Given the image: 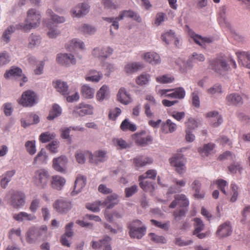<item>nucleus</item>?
Here are the masks:
<instances>
[{"label": "nucleus", "instance_id": "nucleus-2", "mask_svg": "<svg viewBox=\"0 0 250 250\" xmlns=\"http://www.w3.org/2000/svg\"><path fill=\"white\" fill-rule=\"evenodd\" d=\"M47 227L42 225L40 227H32L30 228L26 234V242L29 244L35 243L37 241L46 238Z\"/></svg>", "mask_w": 250, "mask_h": 250}, {"label": "nucleus", "instance_id": "nucleus-23", "mask_svg": "<svg viewBox=\"0 0 250 250\" xmlns=\"http://www.w3.org/2000/svg\"><path fill=\"white\" fill-rule=\"evenodd\" d=\"M110 97L109 87L104 84L97 91L96 94V99L97 102L101 103L104 100H107Z\"/></svg>", "mask_w": 250, "mask_h": 250}, {"label": "nucleus", "instance_id": "nucleus-37", "mask_svg": "<svg viewBox=\"0 0 250 250\" xmlns=\"http://www.w3.org/2000/svg\"><path fill=\"white\" fill-rule=\"evenodd\" d=\"M53 84L58 92L64 96H67L68 94V86L66 83L57 80L54 82Z\"/></svg>", "mask_w": 250, "mask_h": 250}, {"label": "nucleus", "instance_id": "nucleus-58", "mask_svg": "<svg viewBox=\"0 0 250 250\" xmlns=\"http://www.w3.org/2000/svg\"><path fill=\"white\" fill-rule=\"evenodd\" d=\"M85 207L88 210L94 212H97L100 211V207H103V206L102 201H97L93 203H87Z\"/></svg>", "mask_w": 250, "mask_h": 250}, {"label": "nucleus", "instance_id": "nucleus-11", "mask_svg": "<svg viewBox=\"0 0 250 250\" xmlns=\"http://www.w3.org/2000/svg\"><path fill=\"white\" fill-rule=\"evenodd\" d=\"M93 110L94 107L92 105L82 103L74 107L72 113L76 116H84L86 115H92Z\"/></svg>", "mask_w": 250, "mask_h": 250}, {"label": "nucleus", "instance_id": "nucleus-33", "mask_svg": "<svg viewBox=\"0 0 250 250\" xmlns=\"http://www.w3.org/2000/svg\"><path fill=\"white\" fill-rule=\"evenodd\" d=\"M119 196L117 194L114 193L107 197L106 199L103 202H102V205L103 207H106L110 209L113 208L116 205L119 203Z\"/></svg>", "mask_w": 250, "mask_h": 250}, {"label": "nucleus", "instance_id": "nucleus-1", "mask_svg": "<svg viewBox=\"0 0 250 250\" xmlns=\"http://www.w3.org/2000/svg\"><path fill=\"white\" fill-rule=\"evenodd\" d=\"M41 17L39 11L35 9H30L27 12V17L24 22L19 23L17 28L25 32H28L31 29L36 28L40 25Z\"/></svg>", "mask_w": 250, "mask_h": 250}, {"label": "nucleus", "instance_id": "nucleus-29", "mask_svg": "<svg viewBox=\"0 0 250 250\" xmlns=\"http://www.w3.org/2000/svg\"><path fill=\"white\" fill-rule=\"evenodd\" d=\"M238 62L243 66L250 69V54L247 52L238 51L236 52Z\"/></svg>", "mask_w": 250, "mask_h": 250}, {"label": "nucleus", "instance_id": "nucleus-39", "mask_svg": "<svg viewBox=\"0 0 250 250\" xmlns=\"http://www.w3.org/2000/svg\"><path fill=\"white\" fill-rule=\"evenodd\" d=\"M226 101L229 105H240L243 104V100L240 95L236 93H232L226 97Z\"/></svg>", "mask_w": 250, "mask_h": 250}, {"label": "nucleus", "instance_id": "nucleus-34", "mask_svg": "<svg viewBox=\"0 0 250 250\" xmlns=\"http://www.w3.org/2000/svg\"><path fill=\"white\" fill-rule=\"evenodd\" d=\"M190 187L194 191L193 196L195 198L202 199L204 197L205 193L201 190V183L199 180H194Z\"/></svg>", "mask_w": 250, "mask_h": 250}, {"label": "nucleus", "instance_id": "nucleus-8", "mask_svg": "<svg viewBox=\"0 0 250 250\" xmlns=\"http://www.w3.org/2000/svg\"><path fill=\"white\" fill-rule=\"evenodd\" d=\"M211 67L216 72L220 75H224L230 69L229 64L222 57L217 58L214 60L211 63Z\"/></svg>", "mask_w": 250, "mask_h": 250}, {"label": "nucleus", "instance_id": "nucleus-51", "mask_svg": "<svg viewBox=\"0 0 250 250\" xmlns=\"http://www.w3.org/2000/svg\"><path fill=\"white\" fill-rule=\"evenodd\" d=\"M120 127L123 131H127L129 130L131 131H134L136 130V125L129 122L127 119H125L122 122Z\"/></svg>", "mask_w": 250, "mask_h": 250}, {"label": "nucleus", "instance_id": "nucleus-57", "mask_svg": "<svg viewBox=\"0 0 250 250\" xmlns=\"http://www.w3.org/2000/svg\"><path fill=\"white\" fill-rule=\"evenodd\" d=\"M11 61V56L6 51L0 53V66L8 64Z\"/></svg>", "mask_w": 250, "mask_h": 250}, {"label": "nucleus", "instance_id": "nucleus-38", "mask_svg": "<svg viewBox=\"0 0 250 250\" xmlns=\"http://www.w3.org/2000/svg\"><path fill=\"white\" fill-rule=\"evenodd\" d=\"M207 117L209 118L210 122L214 127L218 126L222 122V117L217 111H211L207 113Z\"/></svg>", "mask_w": 250, "mask_h": 250}, {"label": "nucleus", "instance_id": "nucleus-45", "mask_svg": "<svg viewBox=\"0 0 250 250\" xmlns=\"http://www.w3.org/2000/svg\"><path fill=\"white\" fill-rule=\"evenodd\" d=\"M61 114V107L58 104H55L53 105L52 108L49 112L47 119L49 120H53L55 118L60 116Z\"/></svg>", "mask_w": 250, "mask_h": 250}, {"label": "nucleus", "instance_id": "nucleus-56", "mask_svg": "<svg viewBox=\"0 0 250 250\" xmlns=\"http://www.w3.org/2000/svg\"><path fill=\"white\" fill-rule=\"evenodd\" d=\"M174 77L168 74L164 75L163 76L157 77L156 79L158 83H169L174 81Z\"/></svg>", "mask_w": 250, "mask_h": 250}, {"label": "nucleus", "instance_id": "nucleus-31", "mask_svg": "<svg viewBox=\"0 0 250 250\" xmlns=\"http://www.w3.org/2000/svg\"><path fill=\"white\" fill-rule=\"evenodd\" d=\"M65 182L66 180L64 178L59 175H54L52 177L51 187L57 190H61L64 186Z\"/></svg>", "mask_w": 250, "mask_h": 250}, {"label": "nucleus", "instance_id": "nucleus-22", "mask_svg": "<svg viewBox=\"0 0 250 250\" xmlns=\"http://www.w3.org/2000/svg\"><path fill=\"white\" fill-rule=\"evenodd\" d=\"M13 218L18 222L32 221L36 219V216L33 213H28L24 211H21L13 215Z\"/></svg>", "mask_w": 250, "mask_h": 250}, {"label": "nucleus", "instance_id": "nucleus-26", "mask_svg": "<svg viewBox=\"0 0 250 250\" xmlns=\"http://www.w3.org/2000/svg\"><path fill=\"white\" fill-rule=\"evenodd\" d=\"M143 58L146 62L152 65L159 64L161 62L159 55L154 52H148L144 53Z\"/></svg>", "mask_w": 250, "mask_h": 250}, {"label": "nucleus", "instance_id": "nucleus-47", "mask_svg": "<svg viewBox=\"0 0 250 250\" xmlns=\"http://www.w3.org/2000/svg\"><path fill=\"white\" fill-rule=\"evenodd\" d=\"M134 163L137 167H143L147 164L152 163V159L150 158L139 156L134 159Z\"/></svg>", "mask_w": 250, "mask_h": 250}, {"label": "nucleus", "instance_id": "nucleus-28", "mask_svg": "<svg viewBox=\"0 0 250 250\" xmlns=\"http://www.w3.org/2000/svg\"><path fill=\"white\" fill-rule=\"evenodd\" d=\"M117 99L120 103L126 105L131 101L130 95L124 87H121L117 94Z\"/></svg>", "mask_w": 250, "mask_h": 250}, {"label": "nucleus", "instance_id": "nucleus-15", "mask_svg": "<svg viewBox=\"0 0 250 250\" xmlns=\"http://www.w3.org/2000/svg\"><path fill=\"white\" fill-rule=\"evenodd\" d=\"M232 227L229 222H226L220 225L216 232V235L220 238L229 236L232 233Z\"/></svg>", "mask_w": 250, "mask_h": 250}, {"label": "nucleus", "instance_id": "nucleus-16", "mask_svg": "<svg viewBox=\"0 0 250 250\" xmlns=\"http://www.w3.org/2000/svg\"><path fill=\"white\" fill-rule=\"evenodd\" d=\"M68 163V159L65 156L55 158L53 160V168L56 171L60 172H63L65 171L66 166Z\"/></svg>", "mask_w": 250, "mask_h": 250}, {"label": "nucleus", "instance_id": "nucleus-18", "mask_svg": "<svg viewBox=\"0 0 250 250\" xmlns=\"http://www.w3.org/2000/svg\"><path fill=\"white\" fill-rule=\"evenodd\" d=\"M188 35L191 39L196 44L202 47H204L207 43H209L212 42L211 38L209 37H202L200 35L196 34L191 30L188 31Z\"/></svg>", "mask_w": 250, "mask_h": 250}, {"label": "nucleus", "instance_id": "nucleus-20", "mask_svg": "<svg viewBox=\"0 0 250 250\" xmlns=\"http://www.w3.org/2000/svg\"><path fill=\"white\" fill-rule=\"evenodd\" d=\"M144 67V65L142 62H129L125 65L124 71L126 74L131 75L142 69Z\"/></svg>", "mask_w": 250, "mask_h": 250}, {"label": "nucleus", "instance_id": "nucleus-10", "mask_svg": "<svg viewBox=\"0 0 250 250\" xmlns=\"http://www.w3.org/2000/svg\"><path fill=\"white\" fill-rule=\"evenodd\" d=\"M90 6L85 2L80 3L72 8L70 14L72 17L80 18L86 15L89 11Z\"/></svg>", "mask_w": 250, "mask_h": 250}, {"label": "nucleus", "instance_id": "nucleus-13", "mask_svg": "<svg viewBox=\"0 0 250 250\" xmlns=\"http://www.w3.org/2000/svg\"><path fill=\"white\" fill-rule=\"evenodd\" d=\"M54 208L60 213L68 212L72 208L71 202L67 199H61L57 200L53 204Z\"/></svg>", "mask_w": 250, "mask_h": 250}, {"label": "nucleus", "instance_id": "nucleus-63", "mask_svg": "<svg viewBox=\"0 0 250 250\" xmlns=\"http://www.w3.org/2000/svg\"><path fill=\"white\" fill-rule=\"evenodd\" d=\"M199 122L192 118H189L188 121L186 122V125L187 127L186 130H191L194 129L199 126Z\"/></svg>", "mask_w": 250, "mask_h": 250}, {"label": "nucleus", "instance_id": "nucleus-35", "mask_svg": "<svg viewBox=\"0 0 250 250\" xmlns=\"http://www.w3.org/2000/svg\"><path fill=\"white\" fill-rule=\"evenodd\" d=\"M65 47L69 50L76 49L84 50L85 49V45L83 42L82 40L74 38L66 44Z\"/></svg>", "mask_w": 250, "mask_h": 250}, {"label": "nucleus", "instance_id": "nucleus-49", "mask_svg": "<svg viewBox=\"0 0 250 250\" xmlns=\"http://www.w3.org/2000/svg\"><path fill=\"white\" fill-rule=\"evenodd\" d=\"M22 74V70L17 67H12L10 69L7 71L4 74L5 78H9L11 77H19Z\"/></svg>", "mask_w": 250, "mask_h": 250}, {"label": "nucleus", "instance_id": "nucleus-44", "mask_svg": "<svg viewBox=\"0 0 250 250\" xmlns=\"http://www.w3.org/2000/svg\"><path fill=\"white\" fill-rule=\"evenodd\" d=\"M46 14L50 18V20L58 24L64 23L65 21V18L63 16H60L56 15L52 10L48 9L46 11Z\"/></svg>", "mask_w": 250, "mask_h": 250}, {"label": "nucleus", "instance_id": "nucleus-9", "mask_svg": "<svg viewBox=\"0 0 250 250\" xmlns=\"http://www.w3.org/2000/svg\"><path fill=\"white\" fill-rule=\"evenodd\" d=\"M56 61L59 64L67 67L75 65L77 63L76 58L71 53H59L57 54Z\"/></svg>", "mask_w": 250, "mask_h": 250}, {"label": "nucleus", "instance_id": "nucleus-52", "mask_svg": "<svg viewBox=\"0 0 250 250\" xmlns=\"http://www.w3.org/2000/svg\"><path fill=\"white\" fill-rule=\"evenodd\" d=\"M214 147L213 144L209 143L205 145L199 149V153L203 156H208Z\"/></svg>", "mask_w": 250, "mask_h": 250}, {"label": "nucleus", "instance_id": "nucleus-14", "mask_svg": "<svg viewBox=\"0 0 250 250\" xmlns=\"http://www.w3.org/2000/svg\"><path fill=\"white\" fill-rule=\"evenodd\" d=\"M113 50L110 47H97L94 48L92 54L100 59H106L112 54Z\"/></svg>", "mask_w": 250, "mask_h": 250}, {"label": "nucleus", "instance_id": "nucleus-40", "mask_svg": "<svg viewBox=\"0 0 250 250\" xmlns=\"http://www.w3.org/2000/svg\"><path fill=\"white\" fill-rule=\"evenodd\" d=\"M177 129V125L170 119H167L166 122L163 123L161 130L164 133H172Z\"/></svg>", "mask_w": 250, "mask_h": 250}, {"label": "nucleus", "instance_id": "nucleus-27", "mask_svg": "<svg viewBox=\"0 0 250 250\" xmlns=\"http://www.w3.org/2000/svg\"><path fill=\"white\" fill-rule=\"evenodd\" d=\"M17 25H10L7 27L3 31L0 38L1 42L4 44H7L10 42L11 37L13 33L15 32L17 28Z\"/></svg>", "mask_w": 250, "mask_h": 250}, {"label": "nucleus", "instance_id": "nucleus-62", "mask_svg": "<svg viewBox=\"0 0 250 250\" xmlns=\"http://www.w3.org/2000/svg\"><path fill=\"white\" fill-rule=\"evenodd\" d=\"M172 94L173 98L182 99L185 97L186 92L183 87H180L174 90L172 89Z\"/></svg>", "mask_w": 250, "mask_h": 250}, {"label": "nucleus", "instance_id": "nucleus-50", "mask_svg": "<svg viewBox=\"0 0 250 250\" xmlns=\"http://www.w3.org/2000/svg\"><path fill=\"white\" fill-rule=\"evenodd\" d=\"M175 38L174 32L171 30L165 32L161 36V39L167 44H169L171 41H173Z\"/></svg>", "mask_w": 250, "mask_h": 250}, {"label": "nucleus", "instance_id": "nucleus-6", "mask_svg": "<svg viewBox=\"0 0 250 250\" xmlns=\"http://www.w3.org/2000/svg\"><path fill=\"white\" fill-rule=\"evenodd\" d=\"M171 166L175 168L179 174H183L186 171V160L181 153H176L169 159Z\"/></svg>", "mask_w": 250, "mask_h": 250}, {"label": "nucleus", "instance_id": "nucleus-46", "mask_svg": "<svg viewBox=\"0 0 250 250\" xmlns=\"http://www.w3.org/2000/svg\"><path fill=\"white\" fill-rule=\"evenodd\" d=\"M86 154L88 155L92 162H94L93 161V157L94 156L96 158V161L104 162L106 159V152L104 151H98L96 152L94 155H93L92 153L90 152H87Z\"/></svg>", "mask_w": 250, "mask_h": 250}, {"label": "nucleus", "instance_id": "nucleus-61", "mask_svg": "<svg viewBox=\"0 0 250 250\" xmlns=\"http://www.w3.org/2000/svg\"><path fill=\"white\" fill-rule=\"evenodd\" d=\"M56 136L54 133L46 132L42 133L40 136V140L42 143H46L53 139Z\"/></svg>", "mask_w": 250, "mask_h": 250}, {"label": "nucleus", "instance_id": "nucleus-42", "mask_svg": "<svg viewBox=\"0 0 250 250\" xmlns=\"http://www.w3.org/2000/svg\"><path fill=\"white\" fill-rule=\"evenodd\" d=\"M125 17L132 18L138 22H142V19L141 17L137 13L132 10L123 11L119 15V19H123Z\"/></svg>", "mask_w": 250, "mask_h": 250}, {"label": "nucleus", "instance_id": "nucleus-41", "mask_svg": "<svg viewBox=\"0 0 250 250\" xmlns=\"http://www.w3.org/2000/svg\"><path fill=\"white\" fill-rule=\"evenodd\" d=\"M151 76L147 73H143L136 78V83L139 86H146L149 84Z\"/></svg>", "mask_w": 250, "mask_h": 250}, {"label": "nucleus", "instance_id": "nucleus-21", "mask_svg": "<svg viewBox=\"0 0 250 250\" xmlns=\"http://www.w3.org/2000/svg\"><path fill=\"white\" fill-rule=\"evenodd\" d=\"M103 77V75L101 72L91 69L85 75L84 79L87 82L97 83L102 79Z\"/></svg>", "mask_w": 250, "mask_h": 250}, {"label": "nucleus", "instance_id": "nucleus-5", "mask_svg": "<svg viewBox=\"0 0 250 250\" xmlns=\"http://www.w3.org/2000/svg\"><path fill=\"white\" fill-rule=\"evenodd\" d=\"M49 178L50 173L46 168H40L34 172L33 176L34 183L40 188H45L48 184Z\"/></svg>", "mask_w": 250, "mask_h": 250}, {"label": "nucleus", "instance_id": "nucleus-24", "mask_svg": "<svg viewBox=\"0 0 250 250\" xmlns=\"http://www.w3.org/2000/svg\"><path fill=\"white\" fill-rule=\"evenodd\" d=\"M77 29L84 35L91 36L96 32L95 26L87 23H81L77 25Z\"/></svg>", "mask_w": 250, "mask_h": 250}, {"label": "nucleus", "instance_id": "nucleus-59", "mask_svg": "<svg viewBox=\"0 0 250 250\" xmlns=\"http://www.w3.org/2000/svg\"><path fill=\"white\" fill-rule=\"evenodd\" d=\"M157 175V171L154 169L148 170L145 174L139 177V181L144 180L146 178L155 179Z\"/></svg>", "mask_w": 250, "mask_h": 250}, {"label": "nucleus", "instance_id": "nucleus-53", "mask_svg": "<svg viewBox=\"0 0 250 250\" xmlns=\"http://www.w3.org/2000/svg\"><path fill=\"white\" fill-rule=\"evenodd\" d=\"M207 93L209 95H219L222 93V88L221 84L216 83L207 89Z\"/></svg>", "mask_w": 250, "mask_h": 250}, {"label": "nucleus", "instance_id": "nucleus-32", "mask_svg": "<svg viewBox=\"0 0 250 250\" xmlns=\"http://www.w3.org/2000/svg\"><path fill=\"white\" fill-rule=\"evenodd\" d=\"M80 92L83 98L86 99H91L94 96L95 90L88 84H84L82 85Z\"/></svg>", "mask_w": 250, "mask_h": 250}, {"label": "nucleus", "instance_id": "nucleus-55", "mask_svg": "<svg viewBox=\"0 0 250 250\" xmlns=\"http://www.w3.org/2000/svg\"><path fill=\"white\" fill-rule=\"evenodd\" d=\"M25 147L27 152L33 155L36 152V142L34 140L28 141L25 144Z\"/></svg>", "mask_w": 250, "mask_h": 250}, {"label": "nucleus", "instance_id": "nucleus-30", "mask_svg": "<svg viewBox=\"0 0 250 250\" xmlns=\"http://www.w3.org/2000/svg\"><path fill=\"white\" fill-rule=\"evenodd\" d=\"M46 35L50 39H55L61 34V31L57 25L49 22L46 24Z\"/></svg>", "mask_w": 250, "mask_h": 250}, {"label": "nucleus", "instance_id": "nucleus-7", "mask_svg": "<svg viewBox=\"0 0 250 250\" xmlns=\"http://www.w3.org/2000/svg\"><path fill=\"white\" fill-rule=\"evenodd\" d=\"M38 102V98L37 94L30 90L23 92L19 100V104L24 107H32Z\"/></svg>", "mask_w": 250, "mask_h": 250}, {"label": "nucleus", "instance_id": "nucleus-48", "mask_svg": "<svg viewBox=\"0 0 250 250\" xmlns=\"http://www.w3.org/2000/svg\"><path fill=\"white\" fill-rule=\"evenodd\" d=\"M140 187L146 192H153L155 189V186L153 183L145 180L139 181Z\"/></svg>", "mask_w": 250, "mask_h": 250}, {"label": "nucleus", "instance_id": "nucleus-36", "mask_svg": "<svg viewBox=\"0 0 250 250\" xmlns=\"http://www.w3.org/2000/svg\"><path fill=\"white\" fill-rule=\"evenodd\" d=\"M48 156L45 151L43 149L38 152L36 156L34 158L33 162V165L34 166L42 165L47 163Z\"/></svg>", "mask_w": 250, "mask_h": 250}, {"label": "nucleus", "instance_id": "nucleus-54", "mask_svg": "<svg viewBox=\"0 0 250 250\" xmlns=\"http://www.w3.org/2000/svg\"><path fill=\"white\" fill-rule=\"evenodd\" d=\"M111 240V238L107 236H105L102 239L100 240L101 249L103 250H112Z\"/></svg>", "mask_w": 250, "mask_h": 250}, {"label": "nucleus", "instance_id": "nucleus-19", "mask_svg": "<svg viewBox=\"0 0 250 250\" xmlns=\"http://www.w3.org/2000/svg\"><path fill=\"white\" fill-rule=\"evenodd\" d=\"M174 200L169 205V207L174 208L178 205L181 207H187L189 205V201L185 194H181L176 195Z\"/></svg>", "mask_w": 250, "mask_h": 250}, {"label": "nucleus", "instance_id": "nucleus-3", "mask_svg": "<svg viewBox=\"0 0 250 250\" xmlns=\"http://www.w3.org/2000/svg\"><path fill=\"white\" fill-rule=\"evenodd\" d=\"M9 204L15 208H22L25 204V195L18 190H10L5 196Z\"/></svg>", "mask_w": 250, "mask_h": 250}, {"label": "nucleus", "instance_id": "nucleus-60", "mask_svg": "<svg viewBox=\"0 0 250 250\" xmlns=\"http://www.w3.org/2000/svg\"><path fill=\"white\" fill-rule=\"evenodd\" d=\"M148 236L152 241L156 243L165 244L167 242V240L164 236L158 235L154 233H149Z\"/></svg>", "mask_w": 250, "mask_h": 250}, {"label": "nucleus", "instance_id": "nucleus-25", "mask_svg": "<svg viewBox=\"0 0 250 250\" xmlns=\"http://www.w3.org/2000/svg\"><path fill=\"white\" fill-rule=\"evenodd\" d=\"M86 182V178L85 177L79 175L75 181L74 189L71 192V195L74 196L80 193L83 188L85 187Z\"/></svg>", "mask_w": 250, "mask_h": 250}, {"label": "nucleus", "instance_id": "nucleus-43", "mask_svg": "<svg viewBox=\"0 0 250 250\" xmlns=\"http://www.w3.org/2000/svg\"><path fill=\"white\" fill-rule=\"evenodd\" d=\"M28 47L33 48L38 46L42 42V38L39 35L32 33L28 39Z\"/></svg>", "mask_w": 250, "mask_h": 250}, {"label": "nucleus", "instance_id": "nucleus-4", "mask_svg": "<svg viewBox=\"0 0 250 250\" xmlns=\"http://www.w3.org/2000/svg\"><path fill=\"white\" fill-rule=\"evenodd\" d=\"M131 238L140 239L146 234V227L139 220H134L128 226Z\"/></svg>", "mask_w": 250, "mask_h": 250}, {"label": "nucleus", "instance_id": "nucleus-17", "mask_svg": "<svg viewBox=\"0 0 250 250\" xmlns=\"http://www.w3.org/2000/svg\"><path fill=\"white\" fill-rule=\"evenodd\" d=\"M74 223L70 222L67 224L65 226V231L64 234L61 237V242L62 245L70 247V243L69 241L74 234L72 228L73 227Z\"/></svg>", "mask_w": 250, "mask_h": 250}, {"label": "nucleus", "instance_id": "nucleus-64", "mask_svg": "<svg viewBox=\"0 0 250 250\" xmlns=\"http://www.w3.org/2000/svg\"><path fill=\"white\" fill-rule=\"evenodd\" d=\"M243 219L242 221L245 223L246 221L250 222V206L245 207L242 211Z\"/></svg>", "mask_w": 250, "mask_h": 250}, {"label": "nucleus", "instance_id": "nucleus-12", "mask_svg": "<svg viewBox=\"0 0 250 250\" xmlns=\"http://www.w3.org/2000/svg\"><path fill=\"white\" fill-rule=\"evenodd\" d=\"M194 222V230L193 232V235L196 236L199 239H202L208 236L210 234L209 231L205 232H201L204 228L205 225L202 220L199 218H195L193 219Z\"/></svg>", "mask_w": 250, "mask_h": 250}]
</instances>
